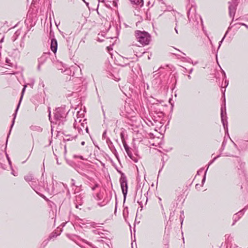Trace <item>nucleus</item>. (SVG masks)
<instances>
[{
    "label": "nucleus",
    "instance_id": "36",
    "mask_svg": "<svg viewBox=\"0 0 248 248\" xmlns=\"http://www.w3.org/2000/svg\"><path fill=\"white\" fill-rule=\"evenodd\" d=\"M71 182H72V183H71V185H72V186H75V180H74V179H72V180H71Z\"/></svg>",
    "mask_w": 248,
    "mask_h": 248
},
{
    "label": "nucleus",
    "instance_id": "23",
    "mask_svg": "<svg viewBox=\"0 0 248 248\" xmlns=\"http://www.w3.org/2000/svg\"><path fill=\"white\" fill-rule=\"evenodd\" d=\"M57 235L58 234H56V232H52L49 235L48 239L50 240L53 238L57 237Z\"/></svg>",
    "mask_w": 248,
    "mask_h": 248
},
{
    "label": "nucleus",
    "instance_id": "18",
    "mask_svg": "<svg viewBox=\"0 0 248 248\" xmlns=\"http://www.w3.org/2000/svg\"><path fill=\"white\" fill-rule=\"evenodd\" d=\"M124 132H121V133H120L121 139L123 144L124 145V147L125 145V146H128V145H127L126 141L124 140Z\"/></svg>",
    "mask_w": 248,
    "mask_h": 248
},
{
    "label": "nucleus",
    "instance_id": "57",
    "mask_svg": "<svg viewBox=\"0 0 248 248\" xmlns=\"http://www.w3.org/2000/svg\"><path fill=\"white\" fill-rule=\"evenodd\" d=\"M86 5L88 6L89 3H88V2H86Z\"/></svg>",
    "mask_w": 248,
    "mask_h": 248
},
{
    "label": "nucleus",
    "instance_id": "48",
    "mask_svg": "<svg viewBox=\"0 0 248 248\" xmlns=\"http://www.w3.org/2000/svg\"><path fill=\"white\" fill-rule=\"evenodd\" d=\"M48 116H49V120H50V111L49 110V115H48Z\"/></svg>",
    "mask_w": 248,
    "mask_h": 248
},
{
    "label": "nucleus",
    "instance_id": "2",
    "mask_svg": "<svg viewBox=\"0 0 248 248\" xmlns=\"http://www.w3.org/2000/svg\"><path fill=\"white\" fill-rule=\"evenodd\" d=\"M24 179L26 182L29 183L30 185L31 186L32 189L37 193H38L37 190L39 189V187L42 186L38 180L34 177L32 174L31 173L25 175L24 176Z\"/></svg>",
    "mask_w": 248,
    "mask_h": 248
},
{
    "label": "nucleus",
    "instance_id": "42",
    "mask_svg": "<svg viewBox=\"0 0 248 248\" xmlns=\"http://www.w3.org/2000/svg\"><path fill=\"white\" fill-rule=\"evenodd\" d=\"M228 84H229V81L228 80H225V86H227L228 85Z\"/></svg>",
    "mask_w": 248,
    "mask_h": 248
},
{
    "label": "nucleus",
    "instance_id": "22",
    "mask_svg": "<svg viewBox=\"0 0 248 248\" xmlns=\"http://www.w3.org/2000/svg\"><path fill=\"white\" fill-rule=\"evenodd\" d=\"M6 63L8 64V65L11 66L12 65V63L11 62V60L9 58H6L5 60Z\"/></svg>",
    "mask_w": 248,
    "mask_h": 248
},
{
    "label": "nucleus",
    "instance_id": "14",
    "mask_svg": "<svg viewBox=\"0 0 248 248\" xmlns=\"http://www.w3.org/2000/svg\"><path fill=\"white\" fill-rule=\"evenodd\" d=\"M83 203V202L82 200L81 196L79 195L78 196H76V201L75 202V206L77 208H79V206L82 205Z\"/></svg>",
    "mask_w": 248,
    "mask_h": 248
},
{
    "label": "nucleus",
    "instance_id": "7",
    "mask_svg": "<svg viewBox=\"0 0 248 248\" xmlns=\"http://www.w3.org/2000/svg\"><path fill=\"white\" fill-rule=\"evenodd\" d=\"M238 3V0H232L231 1L229 2V15L231 17L233 18Z\"/></svg>",
    "mask_w": 248,
    "mask_h": 248
},
{
    "label": "nucleus",
    "instance_id": "17",
    "mask_svg": "<svg viewBox=\"0 0 248 248\" xmlns=\"http://www.w3.org/2000/svg\"><path fill=\"white\" fill-rule=\"evenodd\" d=\"M124 148L127 153V155L131 159H132V158L134 157V155L131 152V149L128 147V146L125 145L124 146Z\"/></svg>",
    "mask_w": 248,
    "mask_h": 248
},
{
    "label": "nucleus",
    "instance_id": "3",
    "mask_svg": "<svg viewBox=\"0 0 248 248\" xmlns=\"http://www.w3.org/2000/svg\"><path fill=\"white\" fill-rule=\"evenodd\" d=\"M54 114L56 121L63 122L65 121L67 112L64 108L61 107L56 108Z\"/></svg>",
    "mask_w": 248,
    "mask_h": 248
},
{
    "label": "nucleus",
    "instance_id": "6",
    "mask_svg": "<svg viewBox=\"0 0 248 248\" xmlns=\"http://www.w3.org/2000/svg\"><path fill=\"white\" fill-rule=\"evenodd\" d=\"M86 120H83V122H81V119H79L78 122L77 120H75V123H74V127L75 129H77L78 133L81 134L83 132V129L85 128L86 123H84Z\"/></svg>",
    "mask_w": 248,
    "mask_h": 248
},
{
    "label": "nucleus",
    "instance_id": "61",
    "mask_svg": "<svg viewBox=\"0 0 248 248\" xmlns=\"http://www.w3.org/2000/svg\"><path fill=\"white\" fill-rule=\"evenodd\" d=\"M247 2H248V0H245Z\"/></svg>",
    "mask_w": 248,
    "mask_h": 248
},
{
    "label": "nucleus",
    "instance_id": "16",
    "mask_svg": "<svg viewBox=\"0 0 248 248\" xmlns=\"http://www.w3.org/2000/svg\"><path fill=\"white\" fill-rule=\"evenodd\" d=\"M124 148L127 153V155L131 159H132V158L134 157V155L131 152V149L128 147V146L125 145L124 146Z\"/></svg>",
    "mask_w": 248,
    "mask_h": 248
},
{
    "label": "nucleus",
    "instance_id": "51",
    "mask_svg": "<svg viewBox=\"0 0 248 248\" xmlns=\"http://www.w3.org/2000/svg\"><path fill=\"white\" fill-rule=\"evenodd\" d=\"M240 24H241L242 26H246V24L243 23H240Z\"/></svg>",
    "mask_w": 248,
    "mask_h": 248
},
{
    "label": "nucleus",
    "instance_id": "26",
    "mask_svg": "<svg viewBox=\"0 0 248 248\" xmlns=\"http://www.w3.org/2000/svg\"><path fill=\"white\" fill-rule=\"evenodd\" d=\"M112 78L114 80H115V81H118L119 80H120V78L119 77H115L114 75H112Z\"/></svg>",
    "mask_w": 248,
    "mask_h": 248
},
{
    "label": "nucleus",
    "instance_id": "31",
    "mask_svg": "<svg viewBox=\"0 0 248 248\" xmlns=\"http://www.w3.org/2000/svg\"><path fill=\"white\" fill-rule=\"evenodd\" d=\"M131 159L135 162H137L138 161V159L137 157H136L134 156Z\"/></svg>",
    "mask_w": 248,
    "mask_h": 248
},
{
    "label": "nucleus",
    "instance_id": "53",
    "mask_svg": "<svg viewBox=\"0 0 248 248\" xmlns=\"http://www.w3.org/2000/svg\"><path fill=\"white\" fill-rule=\"evenodd\" d=\"M160 1H161V3L165 4L163 0H160Z\"/></svg>",
    "mask_w": 248,
    "mask_h": 248
},
{
    "label": "nucleus",
    "instance_id": "38",
    "mask_svg": "<svg viewBox=\"0 0 248 248\" xmlns=\"http://www.w3.org/2000/svg\"><path fill=\"white\" fill-rule=\"evenodd\" d=\"M190 9H189V10L187 12V16L189 19V20H190V17H189V16H190Z\"/></svg>",
    "mask_w": 248,
    "mask_h": 248
},
{
    "label": "nucleus",
    "instance_id": "32",
    "mask_svg": "<svg viewBox=\"0 0 248 248\" xmlns=\"http://www.w3.org/2000/svg\"><path fill=\"white\" fill-rule=\"evenodd\" d=\"M231 248H241L240 247L237 246V245L236 244H234L233 245H232L231 246Z\"/></svg>",
    "mask_w": 248,
    "mask_h": 248
},
{
    "label": "nucleus",
    "instance_id": "47",
    "mask_svg": "<svg viewBox=\"0 0 248 248\" xmlns=\"http://www.w3.org/2000/svg\"><path fill=\"white\" fill-rule=\"evenodd\" d=\"M187 78L189 79H190L191 78V77L190 76V75H188L187 76Z\"/></svg>",
    "mask_w": 248,
    "mask_h": 248
},
{
    "label": "nucleus",
    "instance_id": "11",
    "mask_svg": "<svg viewBox=\"0 0 248 248\" xmlns=\"http://www.w3.org/2000/svg\"><path fill=\"white\" fill-rule=\"evenodd\" d=\"M237 147L235 143L233 142V146L232 147V152H226L223 154V156H232L234 157L235 155H234V150L237 149Z\"/></svg>",
    "mask_w": 248,
    "mask_h": 248
},
{
    "label": "nucleus",
    "instance_id": "55",
    "mask_svg": "<svg viewBox=\"0 0 248 248\" xmlns=\"http://www.w3.org/2000/svg\"><path fill=\"white\" fill-rule=\"evenodd\" d=\"M223 74L224 75V77H226V74L224 71H223Z\"/></svg>",
    "mask_w": 248,
    "mask_h": 248
},
{
    "label": "nucleus",
    "instance_id": "9",
    "mask_svg": "<svg viewBox=\"0 0 248 248\" xmlns=\"http://www.w3.org/2000/svg\"><path fill=\"white\" fill-rule=\"evenodd\" d=\"M26 87H27V85H25L24 88H23V90H22V91L21 96V97H20V99L19 102V103H18V105L17 106V108H16V110H15V113L14 114V118H13V120L12 121V124L11 126V129L10 130L9 134H10V133L11 130V128H12V127L13 126V125L14 124L15 119H16V113H17V112L18 109L19 108V106H20V102H21V100L22 99V97H23V94H24V92L25 91V89H26ZM9 135H8L7 139L9 137Z\"/></svg>",
    "mask_w": 248,
    "mask_h": 248
},
{
    "label": "nucleus",
    "instance_id": "52",
    "mask_svg": "<svg viewBox=\"0 0 248 248\" xmlns=\"http://www.w3.org/2000/svg\"><path fill=\"white\" fill-rule=\"evenodd\" d=\"M81 144L82 145H84L85 144V142L84 141H82Z\"/></svg>",
    "mask_w": 248,
    "mask_h": 248
},
{
    "label": "nucleus",
    "instance_id": "28",
    "mask_svg": "<svg viewBox=\"0 0 248 248\" xmlns=\"http://www.w3.org/2000/svg\"><path fill=\"white\" fill-rule=\"evenodd\" d=\"M102 138L106 140H107V138H108V137H107L106 131H104V133H103Z\"/></svg>",
    "mask_w": 248,
    "mask_h": 248
},
{
    "label": "nucleus",
    "instance_id": "20",
    "mask_svg": "<svg viewBox=\"0 0 248 248\" xmlns=\"http://www.w3.org/2000/svg\"><path fill=\"white\" fill-rule=\"evenodd\" d=\"M106 142L110 149H111L112 148H114L113 143L109 138H107Z\"/></svg>",
    "mask_w": 248,
    "mask_h": 248
},
{
    "label": "nucleus",
    "instance_id": "39",
    "mask_svg": "<svg viewBox=\"0 0 248 248\" xmlns=\"http://www.w3.org/2000/svg\"><path fill=\"white\" fill-rule=\"evenodd\" d=\"M177 26V23H176V27H175L174 30H175V31L176 33H178V30H177V29L176 28Z\"/></svg>",
    "mask_w": 248,
    "mask_h": 248
},
{
    "label": "nucleus",
    "instance_id": "13",
    "mask_svg": "<svg viewBox=\"0 0 248 248\" xmlns=\"http://www.w3.org/2000/svg\"><path fill=\"white\" fill-rule=\"evenodd\" d=\"M50 48L52 51L54 53L56 52L57 50V41L54 38L51 39Z\"/></svg>",
    "mask_w": 248,
    "mask_h": 248
},
{
    "label": "nucleus",
    "instance_id": "45",
    "mask_svg": "<svg viewBox=\"0 0 248 248\" xmlns=\"http://www.w3.org/2000/svg\"><path fill=\"white\" fill-rule=\"evenodd\" d=\"M98 204L99 206H102L104 205L105 204V203H104V204H101V203H98Z\"/></svg>",
    "mask_w": 248,
    "mask_h": 248
},
{
    "label": "nucleus",
    "instance_id": "41",
    "mask_svg": "<svg viewBox=\"0 0 248 248\" xmlns=\"http://www.w3.org/2000/svg\"><path fill=\"white\" fill-rule=\"evenodd\" d=\"M85 128V130H86V132L89 133V129H88V127L87 126V125H86Z\"/></svg>",
    "mask_w": 248,
    "mask_h": 248
},
{
    "label": "nucleus",
    "instance_id": "29",
    "mask_svg": "<svg viewBox=\"0 0 248 248\" xmlns=\"http://www.w3.org/2000/svg\"><path fill=\"white\" fill-rule=\"evenodd\" d=\"M181 215H180V218L181 219H182V221H181V224H182L183 222V217H182V215L184 216V211H182L181 212Z\"/></svg>",
    "mask_w": 248,
    "mask_h": 248
},
{
    "label": "nucleus",
    "instance_id": "10",
    "mask_svg": "<svg viewBox=\"0 0 248 248\" xmlns=\"http://www.w3.org/2000/svg\"><path fill=\"white\" fill-rule=\"evenodd\" d=\"M224 111L225 112L224 113L223 112V108L222 107L221 108V122L222 123L224 127L225 128V124L227 123V116H226V107L224 106Z\"/></svg>",
    "mask_w": 248,
    "mask_h": 248
},
{
    "label": "nucleus",
    "instance_id": "60",
    "mask_svg": "<svg viewBox=\"0 0 248 248\" xmlns=\"http://www.w3.org/2000/svg\"><path fill=\"white\" fill-rule=\"evenodd\" d=\"M183 54L184 55H186V54H185V53H183Z\"/></svg>",
    "mask_w": 248,
    "mask_h": 248
},
{
    "label": "nucleus",
    "instance_id": "1",
    "mask_svg": "<svg viewBox=\"0 0 248 248\" xmlns=\"http://www.w3.org/2000/svg\"><path fill=\"white\" fill-rule=\"evenodd\" d=\"M135 36L138 41L143 46L148 45L150 42L151 36L146 31H135Z\"/></svg>",
    "mask_w": 248,
    "mask_h": 248
},
{
    "label": "nucleus",
    "instance_id": "35",
    "mask_svg": "<svg viewBox=\"0 0 248 248\" xmlns=\"http://www.w3.org/2000/svg\"><path fill=\"white\" fill-rule=\"evenodd\" d=\"M33 128L36 129L37 130H38V131H42V128H41L40 127H36V126H34Z\"/></svg>",
    "mask_w": 248,
    "mask_h": 248
},
{
    "label": "nucleus",
    "instance_id": "27",
    "mask_svg": "<svg viewBox=\"0 0 248 248\" xmlns=\"http://www.w3.org/2000/svg\"><path fill=\"white\" fill-rule=\"evenodd\" d=\"M74 158H79L80 159H82V160H84V158H83V156H81V155H74Z\"/></svg>",
    "mask_w": 248,
    "mask_h": 248
},
{
    "label": "nucleus",
    "instance_id": "62",
    "mask_svg": "<svg viewBox=\"0 0 248 248\" xmlns=\"http://www.w3.org/2000/svg\"><path fill=\"white\" fill-rule=\"evenodd\" d=\"M247 141H248V140H247Z\"/></svg>",
    "mask_w": 248,
    "mask_h": 248
},
{
    "label": "nucleus",
    "instance_id": "37",
    "mask_svg": "<svg viewBox=\"0 0 248 248\" xmlns=\"http://www.w3.org/2000/svg\"><path fill=\"white\" fill-rule=\"evenodd\" d=\"M42 64H40V63H38V66H37V69L38 70H40L41 69V66L42 65Z\"/></svg>",
    "mask_w": 248,
    "mask_h": 248
},
{
    "label": "nucleus",
    "instance_id": "54",
    "mask_svg": "<svg viewBox=\"0 0 248 248\" xmlns=\"http://www.w3.org/2000/svg\"><path fill=\"white\" fill-rule=\"evenodd\" d=\"M245 27L247 29H248V25L246 24V26H245Z\"/></svg>",
    "mask_w": 248,
    "mask_h": 248
},
{
    "label": "nucleus",
    "instance_id": "19",
    "mask_svg": "<svg viewBox=\"0 0 248 248\" xmlns=\"http://www.w3.org/2000/svg\"><path fill=\"white\" fill-rule=\"evenodd\" d=\"M132 4L136 5H143V0H129Z\"/></svg>",
    "mask_w": 248,
    "mask_h": 248
},
{
    "label": "nucleus",
    "instance_id": "24",
    "mask_svg": "<svg viewBox=\"0 0 248 248\" xmlns=\"http://www.w3.org/2000/svg\"><path fill=\"white\" fill-rule=\"evenodd\" d=\"M226 141L225 140H224L222 143L221 147L220 148L221 152H222V151L224 150L225 146L226 145Z\"/></svg>",
    "mask_w": 248,
    "mask_h": 248
},
{
    "label": "nucleus",
    "instance_id": "59",
    "mask_svg": "<svg viewBox=\"0 0 248 248\" xmlns=\"http://www.w3.org/2000/svg\"><path fill=\"white\" fill-rule=\"evenodd\" d=\"M16 39V38H15V39L13 40V41H15V40Z\"/></svg>",
    "mask_w": 248,
    "mask_h": 248
},
{
    "label": "nucleus",
    "instance_id": "58",
    "mask_svg": "<svg viewBox=\"0 0 248 248\" xmlns=\"http://www.w3.org/2000/svg\"><path fill=\"white\" fill-rule=\"evenodd\" d=\"M185 70H186V68H184V67H183Z\"/></svg>",
    "mask_w": 248,
    "mask_h": 248
},
{
    "label": "nucleus",
    "instance_id": "40",
    "mask_svg": "<svg viewBox=\"0 0 248 248\" xmlns=\"http://www.w3.org/2000/svg\"><path fill=\"white\" fill-rule=\"evenodd\" d=\"M203 170V169H201L199 170L198 171L197 173L199 174L200 173H201L202 172Z\"/></svg>",
    "mask_w": 248,
    "mask_h": 248
},
{
    "label": "nucleus",
    "instance_id": "21",
    "mask_svg": "<svg viewBox=\"0 0 248 248\" xmlns=\"http://www.w3.org/2000/svg\"><path fill=\"white\" fill-rule=\"evenodd\" d=\"M195 17L196 20L197 21V24L199 23V21H198V20L199 19L201 21V24L202 25L203 24V22H202V17H201V16L200 15H196L195 16Z\"/></svg>",
    "mask_w": 248,
    "mask_h": 248
},
{
    "label": "nucleus",
    "instance_id": "8",
    "mask_svg": "<svg viewBox=\"0 0 248 248\" xmlns=\"http://www.w3.org/2000/svg\"><path fill=\"white\" fill-rule=\"evenodd\" d=\"M246 211V208H244L242 210L239 211L238 213L233 215L232 217L233 222L232 224V226L234 225L235 223L242 217Z\"/></svg>",
    "mask_w": 248,
    "mask_h": 248
},
{
    "label": "nucleus",
    "instance_id": "15",
    "mask_svg": "<svg viewBox=\"0 0 248 248\" xmlns=\"http://www.w3.org/2000/svg\"><path fill=\"white\" fill-rule=\"evenodd\" d=\"M222 155V154H220V155H218L217 156H216V157H214V159L209 163V164H208V167H207V169H206V171H205V173H204V176H203V179H202V185H203V184H204V182H205V179H206V172H207V170H208V168H209V166H210L212 163H213V162L214 161H215V160H216L218 157H219L220 155Z\"/></svg>",
    "mask_w": 248,
    "mask_h": 248
},
{
    "label": "nucleus",
    "instance_id": "43",
    "mask_svg": "<svg viewBox=\"0 0 248 248\" xmlns=\"http://www.w3.org/2000/svg\"><path fill=\"white\" fill-rule=\"evenodd\" d=\"M99 0V2H103V3H106V0Z\"/></svg>",
    "mask_w": 248,
    "mask_h": 248
},
{
    "label": "nucleus",
    "instance_id": "56",
    "mask_svg": "<svg viewBox=\"0 0 248 248\" xmlns=\"http://www.w3.org/2000/svg\"><path fill=\"white\" fill-rule=\"evenodd\" d=\"M117 203L116 202V204H115V210L116 209V208H117Z\"/></svg>",
    "mask_w": 248,
    "mask_h": 248
},
{
    "label": "nucleus",
    "instance_id": "50",
    "mask_svg": "<svg viewBox=\"0 0 248 248\" xmlns=\"http://www.w3.org/2000/svg\"><path fill=\"white\" fill-rule=\"evenodd\" d=\"M12 174H13L14 176H16L17 175L16 173L15 174V172H14L13 171L12 172Z\"/></svg>",
    "mask_w": 248,
    "mask_h": 248
},
{
    "label": "nucleus",
    "instance_id": "46",
    "mask_svg": "<svg viewBox=\"0 0 248 248\" xmlns=\"http://www.w3.org/2000/svg\"><path fill=\"white\" fill-rule=\"evenodd\" d=\"M67 136H66L65 138H66ZM64 140H69V139H68V138H67V139H66V138H65Z\"/></svg>",
    "mask_w": 248,
    "mask_h": 248
},
{
    "label": "nucleus",
    "instance_id": "33",
    "mask_svg": "<svg viewBox=\"0 0 248 248\" xmlns=\"http://www.w3.org/2000/svg\"><path fill=\"white\" fill-rule=\"evenodd\" d=\"M99 186V185L97 184H95L94 186H93L92 188L93 190H94L96 187H97Z\"/></svg>",
    "mask_w": 248,
    "mask_h": 248
},
{
    "label": "nucleus",
    "instance_id": "44",
    "mask_svg": "<svg viewBox=\"0 0 248 248\" xmlns=\"http://www.w3.org/2000/svg\"><path fill=\"white\" fill-rule=\"evenodd\" d=\"M193 68H191L189 71V74H190L192 73V72H193Z\"/></svg>",
    "mask_w": 248,
    "mask_h": 248
},
{
    "label": "nucleus",
    "instance_id": "5",
    "mask_svg": "<svg viewBox=\"0 0 248 248\" xmlns=\"http://www.w3.org/2000/svg\"><path fill=\"white\" fill-rule=\"evenodd\" d=\"M65 189L66 187L62 183L56 182L55 184H53V192L55 194L64 192Z\"/></svg>",
    "mask_w": 248,
    "mask_h": 248
},
{
    "label": "nucleus",
    "instance_id": "34",
    "mask_svg": "<svg viewBox=\"0 0 248 248\" xmlns=\"http://www.w3.org/2000/svg\"><path fill=\"white\" fill-rule=\"evenodd\" d=\"M6 156H7V159L8 160V162H9V165H11V161H10V158L8 157V155H6Z\"/></svg>",
    "mask_w": 248,
    "mask_h": 248
},
{
    "label": "nucleus",
    "instance_id": "25",
    "mask_svg": "<svg viewBox=\"0 0 248 248\" xmlns=\"http://www.w3.org/2000/svg\"><path fill=\"white\" fill-rule=\"evenodd\" d=\"M227 32H228L227 31L226 32V33H225V35L224 36V37H223V38L222 39V40H221L219 42V46H218V48H219V47H220V46H221V44H222V42H223V40L224 39V38H225V36H226V34H227Z\"/></svg>",
    "mask_w": 248,
    "mask_h": 248
},
{
    "label": "nucleus",
    "instance_id": "30",
    "mask_svg": "<svg viewBox=\"0 0 248 248\" xmlns=\"http://www.w3.org/2000/svg\"><path fill=\"white\" fill-rule=\"evenodd\" d=\"M0 37H1V39L0 40V44H1V43H2L3 41V39H4V36L0 33Z\"/></svg>",
    "mask_w": 248,
    "mask_h": 248
},
{
    "label": "nucleus",
    "instance_id": "4",
    "mask_svg": "<svg viewBox=\"0 0 248 248\" xmlns=\"http://www.w3.org/2000/svg\"><path fill=\"white\" fill-rule=\"evenodd\" d=\"M120 182L121 184V187L122 192L124 197V200H125L127 193L128 186L127 178L124 173L121 174L120 179Z\"/></svg>",
    "mask_w": 248,
    "mask_h": 248
},
{
    "label": "nucleus",
    "instance_id": "12",
    "mask_svg": "<svg viewBox=\"0 0 248 248\" xmlns=\"http://www.w3.org/2000/svg\"><path fill=\"white\" fill-rule=\"evenodd\" d=\"M49 54L45 53H44L38 59V63L40 64H43L46 61L48 58Z\"/></svg>",
    "mask_w": 248,
    "mask_h": 248
},
{
    "label": "nucleus",
    "instance_id": "49",
    "mask_svg": "<svg viewBox=\"0 0 248 248\" xmlns=\"http://www.w3.org/2000/svg\"><path fill=\"white\" fill-rule=\"evenodd\" d=\"M105 5H106L107 7H110V5H108V4H107L106 3H105Z\"/></svg>",
    "mask_w": 248,
    "mask_h": 248
}]
</instances>
